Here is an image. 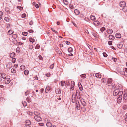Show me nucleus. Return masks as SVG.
Masks as SVG:
<instances>
[{"mask_svg":"<svg viewBox=\"0 0 127 127\" xmlns=\"http://www.w3.org/2000/svg\"><path fill=\"white\" fill-rule=\"evenodd\" d=\"M76 101H78L76 99V94L75 93H74L73 94L72 97V102L73 103L75 102Z\"/></svg>","mask_w":127,"mask_h":127,"instance_id":"f257e3e1","label":"nucleus"},{"mask_svg":"<svg viewBox=\"0 0 127 127\" xmlns=\"http://www.w3.org/2000/svg\"><path fill=\"white\" fill-rule=\"evenodd\" d=\"M121 91H119V89H117L115 90L113 92V95L114 96H116L118 95H119Z\"/></svg>","mask_w":127,"mask_h":127,"instance_id":"f03ea898","label":"nucleus"},{"mask_svg":"<svg viewBox=\"0 0 127 127\" xmlns=\"http://www.w3.org/2000/svg\"><path fill=\"white\" fill-rule=\"evenodd\" d=\"M34 118L35 120L38 122L41 121L42 120V118L39 115L35 116Z\"/></svg>","mask_w":127,"mask_h":127,"instance_id":"7ed1b4c3","label":"nucleus"},{"mask_svg":"<svg viewBox=\"0 0 127 127\" xmlns=\"http://www.w3.org/2000/svg\"><path fill=\"white\" fill-rule=\"evenodd\" d=\"M76 107L77 109L78 110H79L80 109V105L79 104V101H76Z\"/></svg>","mask_w":127,"mask_h":127,"instance_id":"20e7f679","label":"nucleus"},{"mask_svg":"<svg viewBox=\"0 0 127 127\" xmlns=\"http://www.w3.org/2000/svg\"><path fill=\"white\" fill-rule=\"evenodd\" d=\"M123 99L125 102H127V94L126 93H124L123 95Z\"/></svg>","mask_w":127,"mask_h":127,"instance_id":"39448f33","label":"nucleus"},{"mask_svg":"<svg viewBox=\"0 0 127 127\" xmlns=\"http://www.w3.org/2000/svg\"><path fill=\"white\" fill-rule=\"evenodd\" d=\"M112 79L111 78H109L108 79L107 83L109 86H111L112 85Z\"/></svg>","mask_w":127,"mask_h":127,"instance_id":"423d86ee","label":"nucleus"},{"mask_svg":"<svg viewBox=\"0 0 127 127\" xmlns=\"http://www.w3.org/2000/svg\"><path fill=\"white\" fill-rule=\"evenodd\" d=\"M10 82V80L9 78H7L5 79V83L6 84H8Z\"/></svg>","mask_w":127,"mask_h":127,"instance_id":"0eeeda50","label":"nucleus"},{"mask_svg":"<svg viewBox=\"0 0 127 127\" xmlns=\"http://www.w3.org/2000/svg\"><path fill=\"white\" fill-rule=\"evenodd\" d=\"M119 4L120 6L122 7H125L126 5V3L124 1H121L120 3Z\"/></svg>","mask_w":127,"mask_h":127,"instance_id":"6e6552de","label":"nucleus"},{"mask_svg":"<svg viewBox=\"0 0 127 127\" xmlns=\"http://www.w3.org/2000/svg\"><path fill=\"white\" fill-rule=\"evenodd\" d=\"M123 92L122 91H121V92L120 93L119 95H118V97L117 99L122 100V95L123 94Z\"/></svg>","mask_w":127,"mask_h":127,"instance_id":"1a4fd4ad","label":"nucleus"},{"mask_svg":"<svg viewBox=\"0 0 127 127\" xmlns=\"http://www.w3.org/2000/svg\"><path fill=\"white\" fill-rule=\"evenodd\" d=\"M76 96H77V98L78 99H80V93L79 91H78L77 90L76 91Z\"/></svg>","mask_w":127,"mask_h":127,"instance_id":"9d476101","label":"nucleus"},{"mask_svg":"<svg viewBox=\"0 0 127 127\" xmlns=\"http://www.w3.org/2000/svg\"><path fill=\"white\" fill-rule=\"evenodd\" d=\"M108 37L110 40H113L115 39L114 36L111 35H110Z\"/></svg>","mask_w":127,"mask_h":127,"instance_id":"9b49d317","label":"nucleus"},{"mask_svg":"<svg viewBox=\"0 0 127 127\" xmlns=\"http://www.w3.org/2000/svg\"><path fill=\"white\" fill-rule=\"evenodd\" d=\"M1 76L2 78L3 79H5L6 78V75L4 73H2L1 74Z\"/></svg>","mask_w":127,"mask_h":127,"instance_id":"f8f14e48","label":"nucleus"},{"mask_svg":"<svg viewBox=\"0 0 127 127\" xmlns=\"http://www.w3.org/2000/svg\"><path fill=\"white\" fill-rule=\"evenodd\" d=\"M25 123L26 125H31V122L30 121L28 120H26L25 121Z\"/></svg>","mask_w":127,"mask_h":127,"instance_id":"ddd939ff","label":"nucleus"},{"mask_svg":"<svg viewBox=\"0 0 127 127\" xmlns=\"http://www.w3.org/2000/svg\"><path fill=\"white\" fill-rule=\"evenodd\" d=\"M78 85L80 90L81 91H82L83 90V87L80 83L79 82L78 83Z\"/></svg>","mask_w":127,"mask_h":127,"instance_id":"4468645a","label":"nucleus"},{"mask_svg":"<svg viewBox=\"0 0 127 127\" xmlns=\"http://www.w3.org/2000/svg\"><path fill=\"white\" fill-rule=\"evenodd\" d=\"M55 92L57 94H60L61 93V90L60 89H56Z\"/></svg>","mask_w":127,"mask_h":127,"instance_id":"2eb2a0df","label":"nucleus"},{"mask_svg":"<svg viewBox=\"0 0 127 127\" xmlns=\"http://www.w3.org/2000/svg\"><path fill=\"white\" fill-rule=\"evenodd\" d=\"M107 33L109 34H111L113 32V30L111 29H109L107 31Z\"/></svg>","mask_w":127,"mask_h":127,"instance_id":"dca6fc26","label":"nucleus"},{"mask_svg":"<svg viewBox=\"0 0 127 127\" xmlns=\"http://www.w3.org/2000/svg\"><path fill=\"white\" fill-rule=\"evenodd\" d=\"M115 36L116 38H120L121 37V35L119 33H117L115 34Z\"/></svg>","mask_w":127,"mask_h":127,"instance_id":"f3484780","label":"nucleus"},{"mask_svg":"<svg viewBox=\"0 0 127 127\" xmlns=\"http://www.w3.org/2000/svg\"><path fill=\"white\" fill-rule=\"evenodd\" d=\"M119 49H121L123 46V44L122 43H120L118 44L117 45Z\"/></svg>","mask_w":127,"mask_h":127,"instance_id":"a211bd4d","label":"nucleus"},{"mask_svg":"<svg viewBox=\"0 0 127 127\" xmlns=\"http://www.w3.org/2000/svg\"><path fill=\"white\" fill-rule=\"evenodd\" d=\"M33 113L35 115V116H39L40 114V113L36 111H34Z\"/></svg>","mask_w":127,"mask_h":127,"instance_id":"6ab92c4d","label":"nucleus"},{"mask_svg":"<svg viewBox=\"0 0 127 127\" xmlns=\"http://www.w3.org/2000/svg\"><path fill=\"white\" fill-rule=\"evenodd\" d=\"M71 84V88H73L75 85L74 82L73 81H72Z\"/></svg>","mask_w":127,"mask_h":127,"instance_id":"aec40b11","label":"nucleus"},{"mask_svg":"<svg viewBox=\"0 0 127 127\" xmlns=\"http://www.w3.org/2000/svg\"><path fill=\"white\" fill-rule=\"evenodd\" d=\"M52 124L50 122H48L46 124V126L48 127H51L52 126Z\"/></svg>","mask_w":127,"mask_h":127,"instance_id":"412c9836","label":"nucleus"},{"mask_svg":"<svg viewBox=\"0 0 127 127\" xmlns=\"http://www.w3.org/2000/svg\"><path fill=\"white\" fill-rule=\"evenodd\" d=\"M74 12L75 14L77 15H78L79 14L80 12L79 10L77 9H76L74 10Z\"/></svg>","mask_w":127,"mask_h":127,"instance_id":"4be33fe9","label":"nucleus"},{"mask_svg":"<svg viewBox=\"0 0 127 127\" xmlns=\"http://www.w3.org/2000/svg\"><path fill=\"white\" fill-rule=\"evenodd\" d=\"M50 90V88L49 87H46L45 89V92L46 93H48Z\"/></svg>","mask_w":127,"mask_h":127,"instance_id":"5701e85b","label":"nucleus"},{"mask_svg":"<svg viewBox=\"0 0 127 127\" xmlns=\"http://www.w3.org/2000/svg\"><path fill=\"white\" fill-rule=\"evenodd\" d=\"M94 23L95 25L97 26L99 24V22L97 21H94Z\"/></svg>","mask_w":127,"mask_h":127,"instance_id":"b1692460","label":"nucleus"},{"mask_svg":"<svg viewBox=\"0 0 127 127\" xmlns=\"http://www.w3.org/2000/svg\"><path fill=\"white\" fill-rule=\"evenodd\" d=\"M8 64L9 65V66L8 67V65H7V67L9 68H10L12 66V63H9Z\"/></svg>","mask_w":127,"mask_h":127,"instance_id":"393cba45","label":"nucleus"},{"mask_svg":"<svg viewBox=\"0 0 127 127\" xmlns=\"http://www.w3.org/2000/svg\"><path fill=\"white\" fill-rule=\"evenodd\" d=\"M95 76L99 78H100L101 77V76L100 74L99 73H96L95 75Z\"/></svg>","mask_w":127,"mask_h":127,"instance_id":"a878e982","label":"nucleus"},{"mask_svg":"<svg viewBox=\"0 0 127 127\" xmlns=\"http://www.w3.org/2000/svg\"><path fill=\"white\" fill-rule=\"evenodd\" d=\"M11 72L13 73H15L16 72V70L14 68H12L11 70Z\"/></svg>","mask_w":127,"mask_h":127,"instance_id":"bb28decb","label":"nucleus"},{"mask_svg":"<svg viewBox=\"0 0 127 127\" xmlns=\"http://www.w3.org/2000/svg\"><path fill=\"white\" fill-rule=\"evenodd\" d=\"M29 73V71L28 70H26L24 71V73L25 75H27Z\"/></svg>","mask_w":127,"mask_h":127,"instance_id":"cd10ccee","label":"nucleus"},{"mask_svg":"<svg viewBox=\"0 0 127 127\" xmlns=\"http://www.w3.org/2000/svg\"><path fill=\"white\" fill-rule=\"evenodd\" d=\"M25 66L23 65H22L20 67V69L22 70H23L25 69Z\"/></svg>","mask_w":127,"mask_h":127,"instance_id":"c85d7f7f","label":"nucleus"},{"mask_svg":"<svg viewBox=\"0 0 127 127\" xmlns=\"http://www.w3.org/2000/svg\"><path fill=\"white\" fill-rule=\"evenodd\" d=\"M15 56V53H12L10 54V56L11 58H13Z\"/></svg>","mask_w":127,"mask_h":127,"instance_id":"c756f323","label":"nucleus"},{"mask_svg":"<svg viewBox=\"0 0 127 127\" xmlns=\"http://www.w3.org/2000/svg\"><path fill=\"white\" fill-rule=\"evenodd\" d=\"M72 51V48L71 47H70L68 48V51L69 52H71Z\"/></svg>","mask_w":127,"mask_h":127,"instance_id":"7c9ffc66","label":"nucleus"},{"mask_svg":"<svg viewBox=\"0 0 127 127\" xmlns=\"http://www.w3.org/2000/svg\"><path fill=\"white\" fill-rule=\"evenodd\" d=\"M13 32H12V30H10L8 32V34L10 35L12 34Z\"/></svg>","mask_w":127,"mask_h":127,"instance_id":"2f4dec72","label":"nucleus"},{"mask_svg":"<svg viewBox=\"0 0 127 127\" xmlns=\"http://www.w3.org/2000/svg\"><path fill=\"white\" fill-rule=\"evenodd\" d=\"M4 20L6 22H8L10 20L9 18L8 17H5L4 18Z\"/></svg>","mask_w":127,"mask_h":127,"instance_id":"473e14b6","label":"nucleus"},{"mask_svg":"<svg viewBox=\"0 0 127 127\" xmlns=\"http://www.w3.org/2000/svg\"><path fill=\"white\" fill-rule=\"evenodd\" d=\"M26 100L28 102H30L31 101V99L30 98V97H29L27 98Z\"/></svg>","mask_w":127,"mask_h":127,"instance_id":"72a5a7b5","label":"nucleus"},{"mask_svg":"<svg viewBox=\"0 0 127 127\" xmlns=\"http://www.w3.org/2000/svg\"><path fill=\"white\" fill-rule=\"evenodd\" d=\"M22 103L24 106H27V103L25 101H22Z\"/></svg>","mask_w":127,"mask_h":127,"instance_id":"f704fd0d","label":"nucleus"},{"mask_svg":"<svg viewBox=\"0 0 127 127\" xmlns=\"http://www.w3.org/2000/svg\"><path fill=\"white\" fill-rule=\"evenodd\" d=\"M92 33L93 35L96 38L97 37V35L96 34L93 32H92Z\"/></svg>","mask_w":127,"mask_h":127,"instance_id":"c9c22d12","label":"nucleus"},{"mask_svg":"<svg viewBox=\"0 0 127 127\" xmlns=\"http://www.w3.org/2000/svg\"><path fill=\"white\" fill-rule=\"evenodd\" d=\"M29 40L31 42H32V43L34 42L35 40L34 39L32 38H30L29 39Z\"/></svg>","mask_w":127,"mask_h":127,"instance_id":"e433bc0d","label":"nucleus"},{"mask_svg":"<svg viewBox=\"0 0 127 127\" xmlns=\"http://www.w3.org/2000/svg\"><path fill=\"white\" fill-rule=\"evenodd\" d=\"M63 2L64 4L67 5L68 4V1L67 0H64Z\"/></svg>","mask_w":127,"mask_h":127,"instance_id":"4c0bfd02","label":"nucleus"},{"mask_svg":"<svg viewBox=\"0 0 127 127\" xmlns=\"http://www.w3.org/2000/svg\"><path fill=\"white\" fill-rule=\"evenodd\" d=\"M123 10L125 12H127V7H125L123 8Z\"/></svg>","mask_w":127,"mask_h":127,"instance_id":"58836bf2","label":"nucleus"},{"mask_svg":"<svg viewBox=\"0 0 127 127\" xmlns=\"http://www.w3.org/2000/svg\"><path fill=\"white\" fill-rule=\"evenodd\" d=\"M65 83V81H61V86L62 87L63 86H64V84Z\"/></svg>","mask_w":127,"mask_h":127,"instance_id":"ea45409f","label":"nucleus"},{"mask_svg":"<svg viewBox=\"0 0 127 127\" xmlns=\"http://www.w3.org/2000/svg\"><path fill=\"white\" fill-rule=\"evenodd\" d=\"M91 20H93L95 19V17L94 16H91Z\"/></svg>","mask_w":127,"mask_h":127,"instance_id":"a19ab883","label":"nucleus"},{"mask_svg":"<svg viewBox=\"0 0 127 127\" xmlns=\"http://www.w3.org/2000/svg\"><path fill=\"white\" fill-rule=\"evenodd\" d=\"M81 77L83 78H85L86 77V75L85 74H82L80 75Z\"/></svg>","mask_w":127,"mask_h":127,"instance_id":"79ce46f5","label":"nucleus"},{"mask_svg":"<svg viewBox=\"0 0 127 127\" xmlns=\"http://www.w3.org/2000/svg\"><path fill=\"white\" fill-rule=\"evenodd\" d=\"M123 109L124 110H126L127 108V105H124L123 106Z\"/></svg>","mask_w":127,"mask_h":127,"instance_id":"37998d69","label":"nucleus"},{"mask_svg":"<svg viewBox=\"0 0 127 127\" xmlns=\"http://www.w3.org/2000/svg\"><path fill=\"white\" fill-rule=\"evenodd\" d=\"M40 46L38 45H36L35 47V49H39L40 48Z\"/></svg>","mask_w":127,"mask_h":127,"instance_id":"c03bdc74","label":"nucleus"},{"mask_svg":"<svg viewBox=\"0 0 127 127\" xmlns=\"http://www.w3.org/2000/svg\"><path fill=\"white\" fill-rule=\"evenodd\" d=\"M28 33L27 32H22V34L24 36H27V35Z\"/></svg>","mask_w":127,"mask_h":127,"instance_id":"a18cd8bd","label":"nucleus"},{"mask_svg":"<svg viewBox=\"0 0 127 127\" xmlns=\"http://www.w3.org/2000/svg\"><path fill=\"white\" fill-rule=\"evenodd\" d=\"M26 15L25 14H22L21 17L23 18H25L26 17Z\"/></svg>","mask_w":127,"mask_h":127,"instance_id":"49530a36","label":"nucleus"},{"mask_svg":"<svg viewBox=\"0 0 127 127\" xmlns=\"http://www.w3.org/2000/svg\"><path fill=\"white\" fill-rule=\"evenodd\" d=\"M69 7L71 9H73L74 8L73 5L71 4L69 5Z\"/></svg>","mask_w":127,"mask_h":127,"instance_id":"de8ad7c7","label":"nucleus"},{"mask_svg":"<svg viewBox=\"0 0 127 127\" xmlns=\"http://www.w3.org/2000/svg\"><path fill=\"white\" fill-rule=\"evenodd\" d=\"M57 52L58 53V54H62L61 52L58 49L57 50Z\"/></svg>","mask_w":127,"mask_h":127,"instance_id":"09e8293b","label":"nucleus"},{"mask_svg":"<svg viewBox=\"0 0 127 127\" xmlns=\"http://www.w3.org/2000/svg\"><path fill=\"white\" fill-rule=\"evenodd\" d=\"M16 59L15 58H13L12 59V62L13 63H14L16 62Z\"/></svg>","mask_w":127,"mask_h":127,"instance_id":"8fccbe9b","label":"nucleus"},{"mask_svg":"<svg viewBox=\"0 0 127 127\" xmlns=\"http://www.w3.org/2000/svg\"><path fill=\"white\" fill-rule=\"evenodd\" d=\"M122 100L119 99H117V102L118 103H120L121 101Z\"/></svg>","mask_w":127,"mask_h":127,"instance_id":"3c124183","label":"nucleus"},{"mask_svg":"<svg viewBox=\"0 0 127 127\" xmlns=\"http://www.w3.org/2000/svg\"><path fill=\"white\" fill-rule=\"evenodd\" d=\"M125 71H122L120 72V73L121 74L124 75L125 74Z\"/></svg>","mask_w":127,"mask_h":127,"instance_id":"603ef678","label":"nucleus"},{"mask_svg":"<svg viewBox=\"0 0 127 127\" xmlns=\"http://www.w3.org/2000/svg\"><path fill=\"white\" fill-rule=\"evenodd\" d=\"M105 30V28L104 27H102L100 29V31L101 32H103Z\"/></svg>","mask_w":127,"mask_h":127,"instance_id":"864d4df0","label":"nucleus"},{"mask_svg":"<svg viewBox=\"0 0 127 127\" xmlns=\"http://www.w3.org/2000/svg\"><path fill=\"white\" fill-rule=\"evenodd\" d=\"M82 105L84 106H85L86 105V103L84 101H83V102H81Z\"/></svg>","mask_w":127,"mask_h":127,"instance_id":"5fc2aeb1","label":"nucleus"},{"mask_svg":"<svg viewBox=\"0 0 127 127\" xmlns=\"http://www.w3.org/2000/svg\"><path fill=\"white\" fill-rule=\"evenodd\" d=\"M5 10L7 12H8L9 11V8L7 7L6 8H5Z\"/></svg>","mask_w":127,"mask_h":127,"instance_id":"6e6d98bb","label":"nucleus"},{"mask_svg":"<svg viewBox=\"0 0 127 127\" xmlns=\"http://www.w3.org/2000/svg\"><path fill=\"white\" fill-rule=\"evenodd\" d=\"M112 41H109L108 42V44L109 45H112Z\"/></svg>","mask_w":127,"mask_h":127,"instance_id":"4d7b16f0","label":"nucleus"},{"mask_svg":"<svg viewBox=\"0 0 127 127\" xmlns=\"http://www.w3.org/2000/svg\"><path fill=\"white\" fill-rule=\"evenodd\" d=\"M20 48L19 47H17L16 49V51H17L18 52H19L20 51Z\"/></svg>","mask_w":127,"mask_h":127,"instance_id":"13d9d810","label":"nucleus"},{"mask_svg":"<svg viewBox=\"0 0 127 127\" xmlns=\"http://www.w3.org/2000/svg\"><path fill=\"white\" fill-rule=\"evenodd\" d=\"M51 30L53 31L54 32L56 33H58V32L55 31V30H54V28H51Z\"/></svg>","mask_w":127,"mask_h":127,"instance_id":"bf43d9fd","label":"nucleus"},{"mask_svg":"<svg viewBox=\"0 0 127 127\" xmlns=\"http://www.w3.org/2000/svg\"><path fill=\"white\" fill-rule=\"evenodd\" d=\"M103 56L105 57H107V55L106 54V53H103Z\"/></svg>","mask_w":127,"mask_h":127,"instance_id":"052dcab7","label":"nucleus"},{"mask_svg":"<svg viewBox=\"0 0 127 127\" xmlns=\"http://www.w3.org/2000/svg\"><path fill=\"white\" fill-rule=\"evenodd\" d=\"M112 59V60H113V61L115 62H116V61L117 60V59L115 58H113Z\"/></svg>","mask_w":127,"mask_h":127,"instance_id":"680f3d73","label":"nucleus"},{"mask_svg":"<svg viewBox=\"0 0 127 127\" xmlns=\"http://www.w3.org/2000/svg\"><path fill=\"white\" fill-rule=\"evenodd\" d=\"M28 92L29 91H27V92L25 93V95L26 96L27 95L29 94V93Z\"/></svg>","mask_w":127,"mask_h":127,"instance_id":"e2e57ef3","label":"nucleus"},{"mask_svg":"<svg viewBox=\"0 0 127 127\" xmlns=\"http://www.w3.org/2000/svg\"><path fill=\"white\" fill-rule=\"evenodd\" d=\"M39 59L40 60H42L43 59L41 55L38 56Z\"/></svg>","mask_w":127,"mask_h":127,"instance_id":"0e129e2a","label":"nucleus"},{"mask_svg":"<svg viewBox=\"0 0 127 127\" xmlns=\"http://www.w3.org/2000/svg\"><path fill=\"white\" fill-rule=\"evenodd\" d=\"M54 67V64H52L50 66V68L51 69H53Z\"/></svg>","mask_w":127,"mask_h":127,"instance_id":"69168bd1","label":"nucleus"},{"mask_svg":"<svg viewBox=\"0 0 127 127\" xmlns=\"http://www.w3.org/2000/svg\"><path fill=\"white\" fill-rule=\"evenodd\" d=\"M33 48V46L31 45L29 46V48L31 49H32Z\"/></svg>","mask_w":127,"mask_h":127,"instance_id":"338daca9","label":"nucleus"},{"mask_svg":"<svg viewBox=\"0 0 127 127\" xmlns=\"http://www.w3.org/2000/svg\"><path fill=\"white\" fill-rule=\"evenodd\" d=\"M29 24L31 25H32V24H33V22H32V21H31L29 23Z\"/></svg>","mask_w":127,"mask_h":127,"instance_id":"774afa93","label":"nucleus"}]
</instances>
